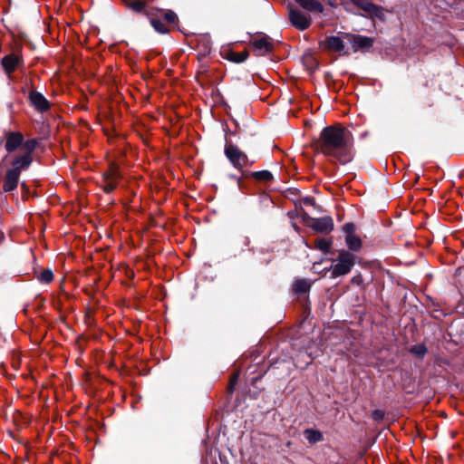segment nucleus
Masks as SVG:
<instances>
[{"mask_svg": "<svg viewBox=\"0 0 464 464\" xmlns=\"http://www.w3.org/2000/svg\"><path fill=\"white\" fill-rule=\"evenodd\" d=\"M315 150L324 156L334 158L342 164L353 160V137L340 124L324 128L314 142Z\"/></svg>", "mask_w": 464, "mask_h": 464, "instance_id": "1", "label": "nucleus"}, {"mask_svg": "<svg viewBox=\"0 0 464 464\" xmlns=\"http://www.w3.org/2000/svg\"><path fill=\"white\" fill-rule=\"evenodd\" d=\"M36 145L35 140H24V135L20 131L5 132V149L11 155L10 161H15L24 157L28 158L32 164Z\"/></svg>", "mask_w": 464, "mask_h": 464, "instance_id": "2", "label": "nucleus"}, {"mask_svg": "<svg viewBox=\"0 0 464 464\" xmlns=\"http://www.w3.org/2000/svg\"><path fill=\"white\" fill-rule=\"evenodd\" d=\"M146 16L150 19L151 26L160 34L169 33L168 24H176L178 16L172 10H163L150 7L146 11Z\"/></svg>", "mask_w": 464, "mask_h": 464, "instance_id": "3", "label": "nucleus"}, {"mask_svg": "<svg viewBox=\"0 0 464 464\" xmlns=\"http://www.w3.org/2000/svg\"><path fill=\"white\" fill-rule=\"evenodd\" d=\"M123 179L120 165L115 161H110L106 169L102 172L101 179L97 182L99 188L104 193H111L120 186Z\"/></svg>", "mask_w": 464, "mask_h": 464, "instance_id": "4", "label": "nucleus"}, {"mask_svg": "<svg viewBox=\"0 0 464 464\" xmlns=\"http://www.w3.org/2000/svg\"><path fill=\"white\" fill-rule=\"evenodd\" d=\"M30 165L29 159L24 157H22L15 161H10L11 168L5 172L3 181V190L5 192H11L14 190L18 186L21 172L23 170H26Z\"/></svg>", "mask_w": 464, "mask_h": 464, "instance_id": "5", "label": "nucleus"}, {"mask_svg": "<svg viewBox=\"0 0 464 464\" xmlns=\"http://www.w3.org/2000/svg\"><path fill=\"white\" fill-rule=\"evenodd\" d=\"M355 256L348 250H339L334 264L330 267L331 278L345 276L352 271L355 265Z\"/></svg>", "mask_w": 464, "mask_h": 464, "instance_id": "6", "label": "nucleus"}, {"mask_svg": "<svg viewBox=\"0 0 464 464\" xmlns=\"http://www.w3.org/2000/svg\"><path fill=\"white\" fill-rule=\"evenodd\" d=\"M189 44L197 52L199 62L206 59L211 53L212 44L208 34H198L189 40Z\"/></svg>", "mask_w": 464, "mask_h": 464, "instance_id": "7", "label": "nucleus"}, {"mask_svg": "<svg viewBox=\"0 0 464 464\" xmlns=\"http://www.w3.org/2000/svg\"><path fill=\"white\" fill-rule=\"evenodd\" d=\"M252 51L257 56H264L272 53L275 49L274 40L266 34H258L249 43Z\"/></svg>", "mask_w": 464, "mask_h": 464, "instance_id": "8", "label": "nucleus"}, {"mask_svg": "<svg viewBox=\"0 0 464 464\" xmlns=\"http://www.w3.org/2000/svg\"><path fill=\"white\" fill-rule=\"evenodd\" d=\"M225 154L231 164L237 169H242L248 165L247 156L232 143L226 144Z\"/></svg>", "mask_w": 464, "mask_h": 464, "instance_id": "9", "label": "nucleus"}, {"mask_svg": "<svg viewBox=\"0 0 464 464\" xmlns=\"http://www.w3.org/2000/svg\"><path fill=\"white\" fill-rule=\"evenodd\" d=\"M355 225L353 223H346L343 227L345 234V244L350 251L358 252L362 246L361 237L355 234Z\"/></svg>", "mask_w": 464, "mask_h": 464, "instance_id": "10", "label": "nucleus"}, {"mask_svg": "<svg viewBox=\"0 0 464 464\" xmlns=\"http://www.w3.org/2000/svg\"><path fill=\"white\" fill-rule=\"evenodd\" d=\"M288 16L292 25L300 31L306 30L312 24V19L309 15L294 7H289Z\"/></svg>", "mask_w": 464, "mask_h": 464, "instance_id": "11", "label": "nucleus"}, {"mask_svg": "<svg viewBox=\"0 0 464 464\" xmlns=\"http://www.w3.org/2000/svg\"><path fill=\"white\" fill-rule=\"evenodd\" d=\"M344 39L351 44L352 50L354 53L358 51H367L373 44V40L372 38L362 35L347 34L344 35Z\"/></svg>", "mask_w": 464, "mask_h": 464, "instance_id": "12", "label": "nucleus"}, {"mask_svg": "<svg viewBox=\"0 0 464 464\" xmlns=\"http://www.w3.org/2000/svg\"><path fill=\"white\" fill-rule=\"evenodd\" d=\"M307 225L318 233H330L334 229V220L331 217L310 218Z\"/></svg>", "mask_w": 464, "mask_h": 464, "instance_id": "13", "label": "nucleus"}, {"mask_svg": "<svg viewBox=\"0 0 464 464\" xmlns=\"http://www.w3.org/2000/svg\"><path fill=\"white\" fill-rule=\"evenodd\" d=\"M28 98L32 106L38 111L44 112L50 109V102L41 92L31 90Z\"/></svg>", "mask_w": 464, "mask_h": 464, "instance_id": "14", "label": "nucleus"}, {"mask_svg": "<svg viewBox=\"0 0 464 464\" xmlns=\"http://www.w3.org/2000/svg\"><path fill=\"white\" fill-rule=\"evenodd\" d=\"M22 58L18 53H10L5 55L2 59V66L6 73L11 74L14 72L18 64L20 63Z\"/></svg>", "mask_w": 464, "mask_h": 464, "instance_id": "15", "label": "nucleus"}, {"mask_svg": "<svg viewBox=\"0 0 464 464\" xmlns=\"http://www.w3.org/2000/svg\"><path fill=\"white\" fill-rule=\"evenodd\" d=\"M324 47L332 52L343 53H344V41L339 36H328L324 42Z\"/></svg>", "mask_w": 464, "mask_h": 464, "instance_id": "16", "label": "nucleus"}, {"mask_svg": "<svg viewBox=\"0 0 464 464\" xmlns=\"http://www.w3.org/2000/svg\"><path fill=\"white\" fill-rule=\"evenodd\" d=\"M300 7L309 13L323 14L324 5L319 0H295Z\"/></svg>", "mask_w": 464, "mask_h": 464, "instance_id": "17", "label": "nucleus"}, {"mask_svg": "<svg viewBox=\"0 0 464 464\" xmlns=\"http://www.w3.org/2000/svg\"><path fill=\"white\" fill-rule=\"evenodd\" d=\"M351 2L370 15H378L380 13V8L370 0H351Z\"/></svg>", "mask_w": 464, "mask_h": 464, "instance_id": "18", "label": "nucleus"}, {"mask_svg": "<svg viewBox=\"0 0 464 464\" xmlns=\"http://www.w3.org/2000/svg\"><path fill=\"white\" fill-rule=\"evenodd\" d=\"M249 53L247 50L242 52H235L233 50H227L225 52L224 57L233 63H242L247 59Z\"/></svg>", "mask_w": 464, "mask_h": 464, "instance_id": "19", "label": "nucleus"}, {"mask_svg": "<svg viewBox=\"0 0 464 464\" xmlns=\"http://www.w3.org/2000/svg\"><path fill=\"white\" fill-rule=\"evenodd\" d=\"M124 5L135 13H143L146 14V11L150 7H147L146 2L142 0H122Z\"/></svg>", "mask_w": 464, "mask_h": 464, "instance_id": "20", "label": "nucleus"}, {"mask_svg": "<svg viewBox=\"0 0 464 464\" xmlns=\"http://www.w3.org/2000/svg\"><path fill=\"white\" fill-rule=\"evenodd\" d=\"M293 292L297 295H302L309 292L311 283L306 279H297L293 284Z\"/></svg>", "mask_w": 464, "mask_h": 464, "instance_id": "21", "label": "nucleus"}, {"mask_svg": "<svg viewBox=\"0 0 464 464\" xmlns=\"http://www.w3.org/2000/svg\"><path fill=\"white\" fill-rule=\"evenodd\" d=\"M200 63L197 72V80L199 83L204 84L209 80L210 74L208 65L206 63H202V61Z\"/></svg>", "mask_w": 464, "mask_h": 464, "instance_id": "22", "label": "nucleus"}, {"mask_svg": "<svg viewBox=\"0 0 464 464\" xmlns=\"http://www.w3.org/2000/svg\"><path fill=\"white\" fill-rule=\"evenodd\" d=\"M36 279L43 284H50L53 280V273L51 269H43L40 272L34 271Z\"/></svg>", "mask_w": 464, "mask_h": 464, "instance_id": "23", "label": "nucleus"}, {"mask_svg": "<svg viewBox=\"0 0 464 464\" xmlns=\"http://www.w3.org/2000/svg\"><path fill=\"white\" fill-rule=\"evenodd\" d=\"M304 436L309 443L314 444L323 440V434L321 431L314 429H306L304 430Z\"/></svg>", "mask_w": 464, "mask_h": 464, "instance_id": "24", "label": "nucleus"}, {"mask_svg": "<svg viewBox=\"0 0 464 464\" xmlns=\"http://www.w3.org/2000/svg\"><path fill=\"white\" fill-rule=\"evenodd\" d=\"M332 246V241L326 238L318 237L314 240V247L324 253H328Z\"/></svg>", "mask_w": 464, "mask_h": 464, "instance_id": "25", "label": "nucleus"}, {"mask_svg": "<svg viewBox=\"0 0 464 464\" xmlns=\"http://www.w3.org/2000/svg\"><path fill=\"white\" fill-rule=\"evenodd\" d=\"M252 177L258 181H264V182H268L273 179V175L268 170H261V171L253 172Z\"/></svg>", "mask_w": 464, "mask_h": 464, "instance_id": "26", "label": "nucleus"}, {"mask_svg": "<svg viewBox=\"0 0 464 464\" xmlns=\"http://www.w3.org/2000/svg\"><path fill=\"white\" fill-rule=\"evenodd\" d=\"M411 353L414 354L415 356L419 358H423L426 353H428V349L425 344L420 343L416 344L411 347L410 349Z\"/></svg>", "mask_w": 464, "mask_h": 464, "instance_id": "27", "label": "nucleus"}, {"mask_svg": "<svg viewBox=\"0 0 464 464\" xmlns=\"http://www.w3.org/2000/svg\"><path fill=\"white\" fill-rule=\"evenodd\" d=\"M238 377H239V373L238 372H234L231 374L230 378H229V382H228V385H227V391L229 393H232L235 390V386L237 382V380H238Z\"/></svg>", "mask_w": 464, "mask_h": 464, "instance_id": "28", "label": "nucleus"}, {"mask_svg": "<svg viewBox=\"0 0 464 464\" xmlns=\"http://www.w3.org/2000/svg\"><path fill=\"white\" fill-rule=\"evenodd\" d=\"M362 281H363V280H362V275H360V274H359V275L354 276L351 279L352 284H353V285H362Z\"/></svg>", "mask_w": 464, "mask_h": 464, "instance_id": "29", "label": "nucleus"}, {"mask_svg": "<svg viewBox=\"0 0 464 464\" xmlns=\"http://www.w3.org/2000/svg\"><path fill=\"white\" fill-rule=\"evenodd\" d=\"M372 418L375 420H380L383 418L384 414L382 411H374L372 412Z\"/></svg>", "mask_w": 464, "mask_h": 464, "instance_id": "30", "label": "nucleus"}]
</instances>
